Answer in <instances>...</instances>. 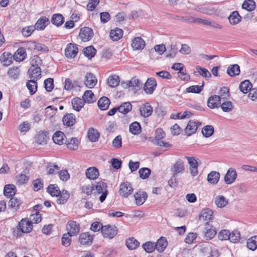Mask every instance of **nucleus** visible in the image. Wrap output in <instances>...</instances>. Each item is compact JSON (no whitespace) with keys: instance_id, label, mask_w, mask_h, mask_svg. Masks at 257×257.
<instances>
[{"instance_id":"nucleus-1","label":"nucleus","mask_w":257,"mask_h":257,"mask_svg":"<svg viewBox=\"0 0 257 257\" xmlns=\"http://www.w3.org/2000/svg\"><path fill=\"white\" fill-rule=\"evenodd\" d=\"M19 227L14 230V234L17 236L21 235L23 233L30 232L32 230L33 225L27 218H23L19 222Z\"/></svg>"},{"instance_id":"nucleus-2","label":"nucleus","mask_w":257,"mask_h":257,"mask_svg":"<svg viewBox=\"0 0 257 257\" xmlns=\"http://www.w3.org/2000/svg\"><path fill=\"white\" fill-rule=\"evenodd\" d=\"M134 189L131 183L124 182L120 184L118 193L119 195L125 198H127L133 192Z\"/></svg>"},{"instance_id":"nucleus-3","label":"nucleus","mask_w":257,"mask_h":257,"mask_svg":"<svg viewBox=\"0 0 257 257\" xmlns=\"http://www.w3.org/2000/svg\"><path fill=\"white\" fill-rule=\"evenodd\" d=\"M95 187V190L98 194L102 193L99 197V200L101 202H103L107 195L106 183L102 181L98 182Z\"/></svg>"},{"instance_id":"nucleus-4","label":"nucleus","mask_w":257,"mask_h":257,"mask_svg":"<svg viewBox=\"0 0 257 257\" xmlns=\"http://www.w3.org/2000/svg\"><path fill=\"white\" fill-rule=\"evenodd\" d=\"M101 232L104 237L111 239L117 234V229L116 227L113 225H107L103 226Z\"/></svg>"},{"instance_id":"nucleus-5","label":"nucleus","mask_w":257,"mask_h":257,"mask_svg":"<svg viewBox=\"0 0 257 257\" xmlns=\"http://www.w3.org/2000/svg\"><path fill=\"white\" fill-rule=\"evenodd\" d=\"M157 86V82L154 78L151 77L147 79L144 84L143 89L147 94L153 93Z\"/></svg>"},{"instance_id":"nucleus-6","label":"nucleus","mask_w":257,"mask_h":257,"mask_svg":"<svg viewBox=\"0 0 257 257\" xmlns=\"http://www.w3.org/2000/svg\"><path fill=\"white\" fill-rule=\"evenodd\" d=\"M93 36V30L89 27H84L80 29L79 37L83 42L90 40Z\"/></svg>"},{"instance_id":"nucleus-7","label":"nucleus","mask_w":257,"mask_h":257,"mask_svg":"<svg viewBox=\"0 0 257 257\" xmlns=\"http://www.w3.org/2000/svg\"><path fill=\"white\" fill-rule=\"evenodd\" d=\"M68 233L73 236L77 235L80 230V225L75 221H69L66 226Z\"/></svg>"},{"instance_id":"nucleus-8","label":"nucleus","mask_w":257,"mask_h":257,"mask_svg":"<svg viewBox=\"0 0 257 257\" xmlns=\"http://www.w3.org/2000/svg\"><path fill=\"white\" fill-rule=\"evenodd\" d=\"M203 232L204 237L206 240L213 238L216 234L215 229L212 225H210L208 222H206Z\"/></svg>"},{"instance_id":"nucleus-9","label":"nucleus","mask_w":257,"mask_h":257,"mask_svg":"<svg viewBox=\"0 0 257 257\" xmlns=\"http://www.w3.org/2000/svg\"><path fill=\"white\" fill-rule=\"evenodd\" d=\"M78 53V48L77 45L70 43L65 50V54L68 58H74Z\"/></svg>"},{"instance_id":"nucleus-10","label":"nucleus","mask_w":257,"mask_h":257,"mask_svg":"<svg viewBox=\"0 0 257 257\" xmlns=\"http://www.w3.org/2000/svg\"><path fill=\"white\" fill-rule=\"evenodd\" d=\"M84 81L86 87L92 88L97 84V80L93 74L87 73L85 76Z\"/></svg>"},{"instance_id":"nucleus-11","label":"nucleus","mask_w":257,"mask_h":257,"mask_svg":"<svg viewBox=\"0 0 257 257\" xmlns=\"http://www.w3.org/2000/svg\"><path fill=\"white\" fill-rule=\"evenodd\" d=\"M237 177V173L235 169L230 168L224 176V182L226 184L233 183Z\"/></svg>"},{"instance_id":"nucleus-12","label":"nucleus","mask_w":257,"mask_h":257,"mask_svg":"<svg viewBox=\"0 0 257 257\" xmlns=\"http://www.w3.org/2000/svg\"><path fill=\"white\" fill-rule=\"evenodd\" d=\"M220 104L221 98L219 95H213L208 99L207 105L211 109L218 107Z\"/></svg>"},{"instance_id":"nucleus-13","label":"nucleus","mask_w":257,"mask_h":257,"mask_svg":"<svg viewBox=\"0 0 257 257\" xmlns=\"http://www.w3.org/2000/svg\"><path fill=\"white\" fill-rule=\"evenodd\" d=\"M94 236L88 232L82 233L79 235V241L83 245L91 244L93 240Z\"/></svg>"},{"instance_id":"nucleus-14","label":"nucleus","mask_w":257,"mask_h":257,"mask_svg":"<svg viewBox=\"0 0 257 257\" xmlns=\"http://www.w3.org/2000/svg\"><path fill=\"white\" fill-rule=\"evenodd\" d=\"M134 197L136 204L140 206L144 203L148 198V194L146 192L139 191L134 194Z\"/></svg>"},{"instance_id":"nucleus-15","label":"nucleus","mask_w":257,"mask_h":257,"mask_svg":"<svg viewBox=\"0 0 257 257\" xmlns=\"http://www.w3.org/2000/svg\"><path fill=\"white\" fill-rule=\"evenodd\" d=\"M27 57V53L24 47H20L13 55L14 60L18 62L24 61Z\"/></svg>"},{"instance_id":"nucleus-16","label":"nucleus","mask_w":257,"mask_h":257,"mask_svg":"<svg viewBox=\"0 0 257 257\" xmlns=\"http://www.w3.org/2000/svg\"><path fill=\"white\" fill-rule=\"evenodd\" d=\"M62 121L65 125L71 126L76 122V117L73 113H67L64 115L62 118Z\"/></svg>"},{"instance_id":"nucleus-17","label":"nucleus","mask_w":257,"mask_h":257,"mask_svg":"<svg viewBox=\"0 0 257 257\" xmlns=\"http://www.w3.org/2000/svg\"><path fill=\"white\" fill-rule=\"evenodd\" d=\"M145 45V42L141 37H136L132 41V46L134 50H142L144 48Z\"/></svg>"},{"instance_id":"nucleus-18","label":"nucleus","mask_w":257,"mask_h":257,"mask_svg":"<svg viewBox=\"0 0 257 257\" xmlns=\"http://www.w3.org/2000/svg\"><path fill=\"white\" fill-rule=\"evenodd\" d=\"M140 112L142 116L144 117H148L152 114L153 108L149 103H147L140 108Z\"/></svg>"},{"instance_id":"nucleus-19","label":"nucleus","mask_w":257,"mask_h":257,"mask_svg":"<svg viewBox=\"0 0 257 257\" xmlns=\"http://www.w3.org/2000/svg\"><path fill=\"white\" fill-rule=\"evenodd\" d=\"M14 60L13 55L8 52H5L1 56L2 63L5 66H9L11 64Z\"/></svg>"},{"instance_id":"nucleus-20","label":"nucleus","mask_w":257,"mask_h":257,"mask_svg":"<svg viewBox=\"0 0 257 257\" xmlns=\"http://www.w3.org/2000/svg\"><path fill=\"white\" fill-rule=\"evenodd\" d=\"M85 174L87 178L94 180L97 178L99 175L98 170L96 167H89L87 169Z\"/></svg>"},{"instance_id":"nucleus-21","label":"nucleus","mask_w":257,"mask_h":257,"mask_svg":"<svg viewBox=\"0 0 257 257\" xmlns=\"http://www.w3.org/2000/svg\"><path fill=\"white\" fill-rule=\"evenodd\" d=\"M65 134L61 131H57L55 133L52 138L54 142L59 145L63 144L64 141H65Z\"/></svg>"},{"instance_id":"nucleus-22","label":"nucleus","mask_w":257,"mask_h":257,"mask_svg":"<svg viewBox=\"0 0 257 257\" xmlns=\"http://www.w3.org/2000/svg\"><path fill=\"white\" fill-rule=\"evenodd\" d=\"M141 87V83L140 80L136 78H133L132 79L126 83V88L132 87V89L136 92L140 89Z\"/></svg>"},{"instance_id":"nucleus-23","label":"nucleus","mask_w":257,"mask_h":257,"mask_svg":"<svg viewBox=\"0 0 257 257\" xmlns=\"http://www.w3.org/2000/svg\"><path fill=\"white\" fill-rule=\"evenodd\" d=\"M198 128L197 123L193 120H189L185 128V133L188 136L194 134Z\"/></svg>"},{"instance_id":"nucleus-24","label":"nucleus","mask_w":257,"mask_h":257,"mask_svg":"<svg viewBox=\"0 0 257 257\" xmlns=\"http://www.w3.org/2000/svg\"><path fill=\"white\" fill-rule=\"evenodd\" d=\"M213 212L211 210L204 209L203 210L199 215V219L200 221H208L212 219Z\"/></svg>"},{"instance_id":"nucleus-25","label":"nucleus","mask_w":257,"mask_h":257,"mask_svg":"<svg viewBox=\"0 0 257 257\" xmlns=\"http://www.w3.org/2000/svg\"><path fill=\"white\" fill-rule=\"evenodd\" d=\"M49 23L50 21L48 18L42 17L38 20L35 27L37 30H44Z\"/></svg>"},{"instance_id":"nucleus-26","label":"nucleus","mask_w":257,"mask_h":257,"mask_svg":"<svg viewBox=\"0 0 257 257\" xmlns=\"http://www.w3.org/2000/svg\"><path fill=\"white\" fill-rule=\"evenodd\" d=\"M17 191L16 187L14 185H6L4 187V194L7 197H12L15 195Z\"/></svg>"},{"instance_id":"nucleus-27","label":"nucleus","mask_w":257,"mask_h":257,"mask_svg":"<svg viewBox=\"0 0 257 257\" xmlns=\"http://www.w3.org/2000/svg\"><path fill=\"white\" fill-rule=\"evenodd\" d=\"M215 205L218 208H223L228 203V200L223 195H218L214 199Z\"/></svg>"},{"instance_id":"nucleus-28","label":"nucleus","mask_w":257,"mask_h":257,"mask_svg":"<svg viewBox=\"0 0 257 257\" xmlns=\"http://www.w3.org/2000/svg\"><path fill=\"white\" fill-rule=\"evenodd\" d=\"M122 30L117 28L114 30H111L109 33L110 39L114 41L119 40L122 37Z\"/></svg>"},{"instance_id":"nucleus-29","label":"nucleus","mask_w":257,"mask_h":257,"mask_svg":"<svg viewBox=\"0 0 257 257\" xmlns=\"http://www.w3.org/2000/svg\"><path fill=\"white\" fill-rule=\"evenodd\" d=\"M167 241L165 237H161L155 243L156 249L160 252H163L167 246Z\"/></svg>"},{"instance_id":"nucleus-30","label":"nucleus","mask_w":257,"mask_h":257,"mask_svg":"<svg viewBox=\"0 0 257 257\" xmlns=\"http://www.w3.org/2000/svg\"><path fill=\"white\" fill-rule=\"evenodd\" d=\"M227 73L231 77L237 76L240 73V68L237 64L229 65L227 69Z\"/></svg>"},{"instance_id":"nucleus-31","label":"nucleus","mask_w":257,"mask_h":257,"mask_svg":"<svg viewBox=\"0 0 257 257\" xmlns=\"http://www.w3.org/2000/svg\"><path fill=\"white\" fill-rule=\"evenodd\" d=\"M220 178V174L218 172L212 171L208 174L207 181L212 184H216Z\"/></svg>"},{"instance_id":"nucleus-32","label":"nucleus","mask_w":257,"mask_h":257,"mask_svg":"<svg viewBox=\"0 0 257 257\" xmlns=\"http://www.w3.org/2000/svg\"><path fill=\"white\" fill-rule=\"evenodd\" d=\"M51 22L53 25L59 27L64 22V18L60 14H54L51 18Z\"/></svg>"},{"instance_id":"nucleus-33","label":"nucleus","mask_w":257,"mask_h":257,"mask_svg":"<svg viewBox=\"0 0 257 257\" xmlns=\"http://www.w3.org/2000/svg\"><path fill=\"white\" fill-rule=\"evenodd\" d=\"M82 97L84 102L88 103H93L96 100V98L91 90H86Z\"/></svg>"},{"instance_id":"nucleus-34","label":"nucleus","mask_w":257,"mask_h":257,"mask_svg":"<svg viewBox=\"0 0 257 257\" xmlns=\"http://www.w3.org/2000/svg\"><path fill=\"white\" fill-rule=\"evenodd\" d=\"M83 99L79 98H74L72 100L71 103L73 108L77 111H79L84 104Z\"/></svg>"},{"instance_id":"nucleus-35","label":"nucleus","mask_w":257,"mask_h":257,"mask_svg":"<svg viewBox=\"0 0 257 257\" xmlns=\"http://www.w3.org/2000/svg\"><path fill=\"white\" fill-rule=\"evenodd\" d=\"M252 85L248 80L241 82L239 86L240 90L243 93L246 94L251 90Z\"/></svg>"},{"instance_id":"nucleus-36","label":"nucleus","mask_w":257,"mask_h":257,"mask_svg":"<svg viewBox=\"0 0 257 257\" xmlns=\"http://www.w3.org/2000/svg\"><path fill=\"white\" fill-rule=\"evenodd\" d=\"M110 104V100L106 97L103 96L98 101V106L101 110H106Z\"/></svg>"},{"instance_id":"nucleus-37","label":"nucleus","mask_w":257,"mask_h":257,"mask_svg":"<svg viewBox=\"0 0 257 257\" xmlns=\"http://www.w3.org/2000/svg\"><path fill=\"white\" fill-rule=\"evenodd\" d=\"M47 191L52 196L58 197L61 194V191L56 184H50Z\"/></svg>"},{"instance_id":"nucleus-38","label":"nucleus","mask_w":257,"mask_h":257,"mask_svg":"<svg viewBox=\"0 0 257 257\" xmlns=\"http://www.w3.org/2000/svg\"><path fill=\"white\" fill-rule=\"evenodd\" d=\"M70 194L66 190H62L61 194L59 195V197L56 200V202L58 204H63L66 202L69 198Z\"/></svg>"},{"instance_id":"nucleus-39","label":"nucleus","mask_w":257,"mask_h":257,"mask_svg":"<svg viewBox=\"0 0 257 257\" xmlns=\"http://www.w3.org/2000/svg\"><path fill=\"white\" fill-rule=\"evenodd\" d=\"M125 244L131 250L136 249L139 246V242L134 237H131L126 240Z\"/></svg>"},{"instance_id":"nucleus-40","label":"nucleus","mask_w":257,"mask_h":257,"mask_svg":"<svg viewBox=\"0 0 257 257\" xmlns=\"http://www.w3.org/2000/svg\"><path fill=\"white\" fill-rule=\"evenodd\" d=\"M141 126L139 122L135 121L130 125L129 131L134 135H139L141 132Z\"/></svg>"},{"instance_id":"nucleus-41","label":"nucleus","mask_w":257,"mask_h":257,"mask_svg":"<svg viewBox=\"0 0 257 257\" xmlns=\"http://www.w3.org/2000/svg\"><path fill=\"white\" fill-rule=\"evenodd\" d=\"M87 136L91 142H95L98 140L99 133L96 130L93 128H90L87 133Z\"/></svg>"},{"instance_id":"nucleus-42","label":"nucleus","mask_w":257,"mask_h":257,"mask_svg":"<svg viewBox=\"0 0 257 257\" xmlns=\"http://www.w3.org/2000/svg\"><path fill=\"white\" fill-rule=\"evenodd\" d=\"M246 246L251 250H255L257 248V235L253 236L247 240Z\"/></svg>"},{"instance_id":"nucleus-43","label":"nucleus","mask_w":257,"mask_h":257,"mask_svg":"<svg viewBox=\"0 0 257 257\" xmlns=\"http://www.w3.org/2000/svg\"><path fill=\"white\" fill-rule=\"evenodd\" d=\"M241 19V17L237 11L232 12L228 17L229 21L231 25L238 24L240 21Z\"/></svg>"},{"instance_id":"nucleus-44","label":"nucleus","mask_w":257,"mask_h":257,"mask_svg":"<svg viewBox=\"0 0 257 257\" xmlns=\"http://www.w3.org/2000/svg\"><path fill=\"white\" fill-rule=\"evenodd\" d=\"M118 111L124 114L127 113L132 109V105L129 102L123 103L119 106L117 107Z\"/></svg>"},{"instance_id":"nucleus-45","label":"nucleus","mask_w":257,"mask_h":257,"mask_svg":"<svg viewBox=\"0 0 257 257\" xmlns=\"http://www.w3.org/2000/svg\"><path fill=\"white\" fill-rule=\"evenodd\" d=\"M29 73L30 74V77L33 80H37V78L41 75V68L40 67H30L29 70Z\"/></svg>"},{"instance_id":"nucleus-46","label":"nucleus","mask_w":257,"mask_h":257,"mask_svg":"<svg viewBox=\"0 0 257 257\" xmlns=\"http://www.w3.org/2000/svg\"><path fill=\"white\" fill-rule=\"evenodd\" d=\"M27 87L29 90L30 94L33 95L37 90V83L35 80H30L27 83Z\"/></svg>"},{"instance_id":"nucleus-47","label":"nucleus","mask_w":257,"mask_h":257,"mask_svg":"<svg viewBox=\"0 0 257 257\" xmlns=\"http://www.w3.org/2000/svg\"><path fill=\"white\" fill-rule=\"evenodd\" d=\"M242 8L247 11L251 12L255 8V3L253 0H245L242 4Z\"/></svg>"},{"instance_id":"nucleus-48","label":"nucleus","mask_w":257,"mask_h":257,"mask_svg":"<svg viewBox=\"0 0 257 257\" xmlns=\"http://www.w3.org/2000/svg\"><path fill=\"white\" fill-rule=\"evenodd\" d=\"M96 52V50L92 46H88L84 48L83 50V53L84 55L89 59H91L95 56Z\"/></svg>"},{"instance_id":"nucleus-49","label":"nucleus","mask_w":257,"mask_h":257,"mask_svg":"<svg viewBox=\"0 0 257 257\" xmlns=\"http://www.w3.org/2000/svg\"><path fill=\"white\" fill-rule=\"evenodd\" d=\"M119 78L117 75L110 76L107 79V83L111 87L117 86L119 83Z\"/></svg>"},{"instance_id":"nucleus-50","label":"nucleus","mask_w":257,"mask_h":257,"mask_svg":"<svg viewBox=\"0 0 257 257\" xmlns=\"http://www.w3.org/2000/svg\"><path fill=\"white\" fill-rule=\"evenodd\" d=\"M173 172L174 174H177L180 173H183L184 171V164L182 160H179L173 166Z\"/></svg>"},{"instance_id":"nucleus-51","label":"nucleus","mask_w":257,"mask_h":257,"mask_svg":"<svg viewBox=\"0 0 257 257\" xmlns=\"http://www.w3.org/2000/svg\"><path fill=\"white\" fill-rule=\"evenodd\" d=\"M49 133L48 132H43L39 133L37 138V141L39 144L46 143L49 139Z\"/></svg>"},{"instance_id":"nucleus-52","label":"nucleus","mask_w":257,"mask_h":257,"mask_svg":"<svg viewBox=\"0 0 257 257\" xmlns=\"http://www.w3.org/2000/svg\"><path fill=\"white\" fill-rule=\"evenodd\" d=\"M204 82L201 85H192L186 88L188 93H199L203 89Z\"/></svg>"},{"instance_id":"nucleus-53","label":"nucleus","mask_w":257,"mask_h":257,"mask_svg":"<svg viewBox=\"0 0 257 257\" xmlns=\"http://www.w3.org/2000/svg\"><path fill=\"white\" fill-rule=\"evenodd\" d=\"M67 148L71 150H76L78 147V141L75 138L69 140L66 143Z\"/></svg>"},{"instance_id":"nucleus-54","label":"nucleus","mask_w":257,"mask_h":257,"mask_svg":"<svg viewBox=\"0 0 257 257\" xmlns=\"http://www.w3.org/2000/svg\"><path fill=\"white\" fill-rule=\"evenodd\" d=\"M214 133V127L212 125H208L204 126L202 129V133L206 138L211 136Z\"/></svg>"},{"instance_id":"nucleus-55","label":"nucleus","mask_w":257,"mask_h":257,"mask_svg":"<svg viewBox=\"0 0 257 257\" xmlns=\"http://www.w3.org/2000/svg\"><path fill=\"white\" fill-rule=\"evenodd\" d=\"M20 70L18 67H13L9 69L8 75L11 78L16 79L19 77Z\"/></svg>"},{"instance_id":"nucleus-56","label":"nucleus","mask_w":257,"mask_h":257,"mask_svg":"<svg viewBox=\"0 0 257 257\" xmlns=\"http://www.w3.org/2000/svg\"><path fill=\"white\" fill-rule=\"evenodd\" d=\"M142 246L144 250L148 253H151L153 252L155 250V249H156L155 242H152L150 241L144 243Z\"/></svg>"},{"instance_id":"nucleus-57","label":"nucleus","mask_w":257,"mask_h":257,"mask_svg":"<svg viewBox=\"0 0 257 257\" xmlns=\"http://www.w3.org/2000/svg\"><path fill=\"white\" fill-rule=\"evenodd\" d=\"M220 106L224 112H230L233 109L232 103L230 101H226L221 103Z\"/></svg>"},{"instance_id":"nucleus-58","label":"nucleus","mask_w":257,"mask_h":257,"mask_svg":"<svg viewBox=\"0 0 257 257\" xmlns=\"http://www.w3.org/2000/svg\"><path fill=\"white\" fill-rule=\"evenodd\" d=\"M196 69L199 74L205 78H210L211 76V73L206 69L201 68L199 66H196Z\"/></svg>"},{"instance_id":"nucleus-59","label":"nucleus","mask_w":257,"mask_h":257,"mask_svg":"<svg viewBox=\"0 0 257 257\" xmlns=\"http://www.w3.org/2000/svg\"><path fill=\"white\" fill-rule=\"evenodd\" d=\"M21 203V200L16 197H12L8 202L9 206L15 209L19 207Z\"/></svg>"},{"instance_id":"nucleus-60","label":"nucleus","mask_w":257,"mask_h":257,"mask_svg":"<svg viewBox=\"0 0 257 257\" xmlns=\"http://www.w3.org/2000/svg\"><path fill=\"white\" fill-rule=\"evenodd\" d=\"M165 137V133L161 128H158L155 132V138L153 139L150 138L149 140L152 142V140H162Z\"/></svg>"},{"instance_id":"nucleus-61","label":"nucleus","mask_w":257,"mask_h":257,"mask_svg":"<svg viewBox=\"0 0 257 257\" xmlns=\"http://www.w3.org/2000/svg\"><path fill=\"white\" fill-rule=\"evenodd\" d=\"M151 170L148 168H141L139 171L140 177L143 179L148 178L151 174Z\"/></svg>"},{"instance_id":"nucleus-62","label":"nucleus","mask_w":257,"mask_h":257,"mask_svg":"<svg viewBox=\"0 0 257 257\" xmlns=\"http://www.w3.org/2000/svg\"><path fill=\"white\" fill-rule=\"evenodd\" d=\"M240 236V232L238 230H234L231 233H230L229 239L231 242L236 243L239 240Z\"/></svg>"},{"instance_id":"nucleus-63","label":"nucleus","mask_w":257,"mask_h":257,"mask_svg":"<svg viewBox=\"0 0 257 257\" xmlns=\"http://www.w3.org/2000/svg\"><path fill=\"white\" fill-rule=\"evenodd\" d=\"M47 170L48 175H53L59 171V168L56 164L50 163L47 167Z\"/></svg>"},{"instance_id":"nucleus-64","label":"nucleus","mask_w":257,"mask_h":257,"mask_svg":"<svg viewBox=\"0 0 257 257\" xmlns=\"http://www.w3.org/2000/svg\"><path fill=\"white\" fill-rule=\"evenodd\" d=\"M72 235H70L69 233H65L63 234L61 240H62V244L65 246H69L70 245L71 239V237Z\"/></svg>"}]
</instances>
